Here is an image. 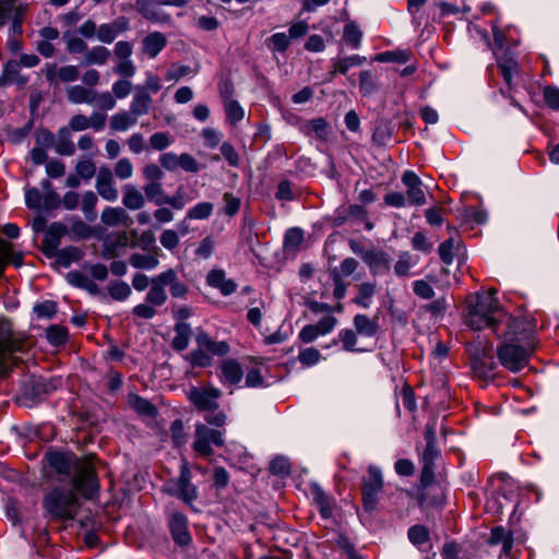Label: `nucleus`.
<instances>
[{"mask_svg":"<svg viewBox=\"0 0 559 559\" xmlns=\"http://www.w3.org/2000/svg\"><path fill=\"white\" fill-rule=\"evenodd\" d=\"M114 173L121 180L129 179L133 175V165L130 159L120 158L115 165Z\"/></svg>","mask_w":559,"mask_h":559,"instance_id":"59","label":"nucleus"},{"mask_svg":"<svg viewBox=\"0 0 559 559\" xmlns=\"http://www.w3.org/2000/svg\"><path fill=\"white\" fill-rule=\"evenodd\" d=\"M195 342L199 347L204 348L209 354L214 356L224 357L230 350L229 344L227 342L214 341L209 334L204 332H200L197 335Z\"/></svg>","mask_w":559,"mask_h":559,"instance_id":"22","label":"nucleus"},{"mask_svg":"<svg viewBox=\"0 0 559 559\" xmlns=\"http://www.w3.org/2000/svg\"><path fill=\"white\" fill-rule=\"evenodd\" d=\"M224 444L223 433L211 429L203 424L195 425L193 450L201 456L207 457L213 454L212 445L222 447Z\"/></svg>","mask_w":559,"mask_h":559,"instance_id":"9","label":"nucleus"},{"mask_svg":"<svg viewBox=\"0 0 559 559\" xmlns=\"http://www.w3.org/2000/svg\"><path fill=\"white\" fill-rule=\"evenodd\" d=\"M186 358L193 367L204 368L212 365V359L209 353L201 347L189 353Z\"/></svg>","mask_w":559,"mask_h":559,"instance_id":"48","label":"nucleus"},{"mask_svg":"<svg viewBox=\"0 0 559 559\" xmlns=\"http://www.w3.org/2000/svg\"><path fill=\"white\" fill-rule=\"evenodd\" d=\"M56 152L60 155L71 156L75 152L74 143L71 140V132L68 128L63 127L58 131V142L56 144Z\"/></svg>","mask_w":559,"mask_h":559,"instance_id":"36","label":"nucleus"},{"mask_svg":"<svg viewBox=\"0 0 559 559\" xmlns=\"http://www.w3.org/2000/svg\"><path fill=\"white\" fill-rule=\"evenodd\" d=\"M402 182L407 188L406 194L409 204L423 205L426 203V194L423 189L421 180L414 171H405L402 176Z\"/></svg>","mask_w":559,"mask_h":559,"instance_id":"15","label":"nucleus"},{"mask_svg":"<svg viewBox=\"0 0 559 559\" xmlns=\"http://www.w3.org/2000/svg\"><path fill=\"white\" fill-rule=\"evenodd\" d=\"M413 290L415 295L423 299H431L435 295L432 286L424 280L415 281L413 283Z\"/></svg>","mask_w":559,"mask_h":559,"instance_id":"62","label":"nucleus"},{"mask_svg":"<svg viewBox=\"0 0 559 559\" xmlns=\"http://www.w3.org/2000/svg\"><path fill=\"white\" fill-rule=\"evenodd\" d=\"M138 118L129 110H122L111 116L110 128L116 131H127L136 124Z\"/></svg>","mask_w":559,"mask_h":559,"instance_id":"29","label":"nucleus"},{"mask_svg":"<svg viewBox=\"0 0 559 559\" xmlns=\"http://www.w3.org/2000/svg\"><path fill=\"white\" fill-rule=\"evenodd\" d=\"M160 245L167 250H174L179 245V235L173 229H166L159 237Z\"/></svg>","mask_w":559,"mask_h":559,"instance_id":"63","label":"nucleus"},{"mask_svg":"<svg viewBox=\"0 0 559 559\" xmlns=\"http://www.w3.org/2000/svg\"><path fill=\"white\" fill-rule=\"evenodd\" d=\"M75 171L84 180L92 179L96 174V166L91 158H83L75 165Z\"/></svg>","mask_w":559,"mask_h":559,"instance_id":"51","label":"nucleus"},{"mask_svg":"<svg viewBox=\"0 0 559 559\" xmlns=\"http://www.w3.org/2000/svg\"><path fill=\"white\" fill-rule=\"evenodd\" d=\"M188 396L197 408L212 411L218 407L221 391L214 386L192 388Z\"/></svg>","mask_w":559,"mask_h":559,"instance_id":"12","label":"nucleus"},{"mask_svg":"<svg viewBox=\"0 0 559 559\" xmlns=\"http://www.w3.org/2000/svg\"><path fill=\"white\" fill-rule=\"evenodd\" d=\"M169 527L173 538L179 545H187L191 537L188 531V519L181 512H174L169 519Z\"/></svg>","mask_w":559,"mask_h":559,"instance_id":"20","label":"nucleus"},{"mask_svg":"<svg viewBox=\"0 0 559 559\" xmlns=\"http://www.w3.org/2000/svg\"><path fill=\"white\" fill-rule=\"evenodd\" d=\"M383 488L382 473L378 467L368 468V477L362 483V502L368 512H372L378 503V496Z\"/></svg>","mask_w":559,"mask_h":559,"instance_id":"10","label":"nucleus"},{"mask_svg":"<svg viewBox=\"0 0 559 559\" xmlns=\"http://www.w3.org/2000/svg\"><path fill=\"white\" fill-rule=\"evenodd\" d=\"M243 377L240 364L233 358L224 359L218 366V378L225 385H237Z\"/></svg>","mask_w":559,"mask_h":559,"instance_id":"18","label":"nucleus"},{"mask_svg":"<svg viewBox=\"0 0 559 559\" xmlns=\"http://www.w3.org/2000/svg\"><path fill=\"white\" fill-rule=\"evenodd\" d=\"M129 404L141 415L154 417L157 414L156 407L148 400L136 394L129 395Z\"/></svg>","mask_w":559,"mask_h":559,"instance_id":"40","label":"nucleus"},{"mask_svg":"<svg viewBox=\"0 0 559 559\" xmlns=\"http://www.w3.org/2000/svg\"><path fill=\"white\" fill-rule=\"evenodd\" d=\"M500 319L501 321H498L497 325H493L492 331L498 338L503 342L534 343L524 320L509 316L504 311L503 317Z\"/></svg>","mask_w":559,"mask_h":559,"instance_id":"6","label":"nucleus"},{"mask_svg":"<svg viewBox=\"0 0 559 559\" xmlns=\"http://www.w3.org/2000/svg\"><path fill=\"white\" fill-rule=\"evenodd\" d=\"M95 189L102 199L116 202L119 197L114 174L108 167H100L96 175Z\"/></svg>","mask_w":559,"mask_h":559,"instance_id":"14","label":"nucleus"},{"mask_svg":"<svg viewBox=\"0 0 559 559\" xmlns=\"http://www.w3.org/2000/svg\"><path fill=\"white\" fill-rule=\"evenodd\" d=\"M472 370L474 374L483 380L493 378L495 361L490 346L483 342H474L467 346Z\"/></svg>","mask_w":559,"mask_h":559,"instance_id":"8","label":"nucleus"},{"mask_svg":"<svg viewBox=\"0 0 559 559\" xmlns=\"http://www.w3.org/2000/svg\"><path fill=\"white\" fill-rule=\"evenodd\" d=\"M169 486L170 493L186 503H191L198 498V489L191 483V471L187 462L182 463L179 477L170 483Z\"/></svg>","mask_w":559,"mask_h":559,"instance_id":"11","label":"nucleus"},{"mask_svg":"<svg viewBox=\"0 0 559 559\" xmlns=\"http://www.w3.org/2000/svg\"><path fill=\"white\" fill-rule=\"evenodd\" d=\"M302 241H304V234H302L301 229H299V228H290L285 234L284 242H285L286 248H289V249L298 248L302 243Z\"/></svg>","mask_w":559,"mask_h":559,"instance_id":"64","label":"nucleus"},{"mask_svg":"<svg viewBox=\"0 0 559 559\" xmlns=\"http://www.w3.org/2000/svg\"><path fill=\"white\" fill-rule=\"evenodd\" d=\"M108 293L112 299L123 301L131 295V288L126 282H115L108 286Z\"/></svg>","mask_w":559,"mask_h":559,"instance_id":"50","label":"nucleus"},{"mask_svg":"<svg viewBox=\"0 0 559 559\" xmlns=\"http://www.w3.org/2000/svg\"><path fill=\"white\" fill-rule=\"evenodd\" d=\"M417 263L412 255L404 251L399 254V260L394 264V273L399 277H405L411 275V269Z\"/></svg>","mask_w":559,"mask_h":559,"instance_id":"44","label":"nucleus"},{"mask_svg":"<svg viewBox=\"0 0 559 559\" xmlns=\"http://www.w3.org/2000/svg\"><path fill=\"white\" fill-rule=\"evenodd\" d=\"M377 60L382 62L406 63L409 60V53L405 50L385 51L378 55Z\"/></svg>","mask_w":559,"mask_h":559,"instance_id":"54","label":"nucleus"},{"mask_svg":"<svg viewBox=\"0 0 559 559\" xmlns=\"http://www.w3.org/2000/svg\"><path fill=\"white\" fill-rule=\"evenodd\" d=\"M224 110L228 122L233 126L237 124L245 117L243 108L235 99H226L224 103Z\"/></svg>","mask_w":559,"mask_h":559,"instance_id":"43","label":"nucleus"},{"mask_svg":"<svg viewBox=\"0 0 559 559\" xmlns=\"http://www.w3.org/2000/svg\"><path fill=\"white\" fill-rule=\"evenodd\" d=\"M66 96L71 104L94 105L95 90L88 88L82 84L70 85L66 88Z\"/></svg>","mask_w":559,"mask_h":559,"instance_id":"24","label":"nucleus"},{"mask_svg":"<svg viewBox=\"0 0 559 559\" xmlns=\"http://www.w3.org/2000/svg\"><path fill=\"white\" fill-rule=\"evenodd\" d=\"M213 204L211 202H200L192 206L186 214L187 219H206L213 213Z\"/></svg>","mask_w":559,"mask_h":559,"instance_id":"47","label":"nucleus"},{"mask_svg":"<svg viewBox=\"0 0 559 559\" xmlns=\"http://www.w3.org/2000/svg\"><path fill=\"white\" fill-rule=\"evenodd\" d=\"M534 343L503 342L497 349L500 364L512 372L523 369L527 362Z\"/></svg>","mask_w":559,"mask_h":559,"instance_id":"4","label":"nucleus"},{"mask_svg":"<svg viewBox=\"0 0 559 559\" xmlns=\"http://www.w3.org/2000/svg\"><path fill=\"white\" fill-rule=\"evenodd\" d=\"M362 32L354 22H348L344 26L343 41L352 49H358L361 44Z\"/></svg>","mask_w":559,"mask_h":559,"instance_id":"32","label":"nucleus"},{"mask_svg":"<svg viewBox=\"0 0 559 559\" xmlns=\"http://www.w3.org/2000/svg\"><path fill=\"white\" fill-rule=\"evenodd\" d=\"M338 337L343 343V348L347 352H361L362 349L356 348L357 335L352 330H342L338 333Z\"/></svg>","mask_w":559,"mask_h":559,"instance_id":"58","label":"nucleus"},{"mask_svg":"<svg viewBox=\"0 0 559 559\" xmlns=\"http://www.w3.org/2000/svg\"><path fill=\"white\" fill-rule=\"evenodd\" d=\"M365 60L366 59L364 57H360L358 55L334 59V60H332V66H333L332 74L337 73V72L342 73V74H346V72L350 68L360 66Z\"/></svg>","mask_w":559,"mask_h":559,"instance_id":"41","label":"nucleus"},{"mask_svg":"<svg viewBox=\"0 0 559 559\" xmlns=\"http://www.w3.org/2000/svg\"><path fill=\"white\" fill-rule=\"evenodd\" d=\"M111 56L109 49L104 46H94L86 50L82 60V66H104Z\"/></svg>","mask_w":559,"mask_h":559,"instance_id":"27","label":"nucleus"},{"mask_svg":"<svg viewBox=\"0 0 559 559\" xmlns=\"http://www.w3.org/2000/svg\"><path fill=\"white\" fill-rule=\"evenodd\" d=\"M153 99L143 86H136L130 104V111L136 117L148 114Z\"/></svg>","mask_w":559,"mask_h":559,"instance_id":"23","label":"nucleus"},{"mask_svg":"<svg viewBox=\"0 0 559 559\" xmlns=\"http://www.w3.org/2000/svg\"><path fill=\"white\" fill-rule=\"evenodd\" d=\"M170 435L174 443L180 447L187 442V435L181 419H176L170 426Z\"/></svg>","mask_w":559,"mask_h":559,"instance_id":"56","label":"nucleus"},{"mask_svg":"<svg viewBox=\"0 0 559 559\" xmlns=\"http://www.w3.org/2000/svg\"><path fill=\"white\" fill-rule=\"evenodd\" d=\"M270 471L274 475L285 476L290 472V464L287 459L277 456L271 461Z\"/></svg>","mask_w":559,"mask_h":559,"instance_id":"61","label":"nucleus"},{"mask_svg":"<svg viewBox=\"0 0 559 559\" xmlns=\"http://www.w3.org/2000/svg\"><path fill=\"white\" fill-rule=\"evenodd\" d=\"M46 338L53 346L63 345L68 341V330L58 324L51 325L46 330Z\"/></svg>","mask_w":559,"mask_h":559,"instance_id":"45","label":"nucleus"},{"mask_svg":"<svg viewBox=\"0 0 559 559\" xmlns=\"http://www.w3.org/2000/svg\"><path fill=\"white\" fill-rule=\"evenodd\" d=\"M21 63L16 60H10L5 63L2 76L7 83L24 85L27 78L21 74Z\"/></svg>","mask_w":559,"mask_h":559,"instance_id":"30","label":"nucleus"},{"mask_svg":"<svg viewBox=\"0 0 559 559\" xmlns=\"http://www.w3.org/2000/svg\"><path fill=\"white\" fill-rule=\"evenodd\" d=\"M166 287L169 288L170 296L176 299H185L189 293V286L179 280L175 269L169 267L151 278L146 301L151 305L163 306L168 299Z\"/></svg>","mask_w":559,"mask_h":559,"instance_id":"3","label":"nucleus"},{"mask_svg":"<svg viewBox=\"0 0 559 559\" xmlns=\"http://www.w3.org/2000/svg\"><path fill=\"white\" fill-rule=\"evenodd\" d=\"M122 204L131 210L136 211L144 206L145 197L143 193L133 185H124L122 187Z\"/></svg>","mask_w":559,"mask_h":559,"instance_id":"26","label":"nucleus"},{"mask_svg":"<svg viewBox=\"0 0 559 559\" xmlns=\"http://www.w3.org/2000/svg\"><path fill=\"white\" fill-rule=\"evenodd\" d=\"M407 536L412 544L420 546L428 542L429 532L424 525H414L408 528Z\"/></svg>","mask_w":559,"mask_h":559,"instance_id":"52","label":"nucleus"},{"mask_svg":"<svg viewBox=\"0 0 559 559\" xmlns=\"http://www.w3.org/2000/svg\"><path fill=\"white\" fill-rule=\"evenodd\" d=\"M94 104L103 110H111L116 107L115 96L109 92L98 93L95 91Z\"/></svg>","mask_w":559,"mask_h":559,"instance_id":"57","label":"nucleus"},{"mask_svg":"<svg viewBox=\"0 0 559 559\" xmlns=\"http://www.w3.org/2000/svg\"><path fill=\"white\" fill-rule=\"evenodd\" d=\"M503 317V310L497 299V290L489 289L471 296L467 300L465 322L473 330H483L497 325L500 318Z\"/></svg>","mask_w":559,"mask_h":559,"instance_id":"2","label":"nucleus"},{"mask_svg":"<svg viewBox=\"0 0 559 559\" xmlns=\"http://www.w3.org/2000/svg\"><path fill=\"white\" fill-rule=\"evenodd\" d=\"M34 312L38 318L50 319L57 312V304L51 300H45L34 306Z\"/></svg>","mask_w":559,"mask_h":559,"instance_id":"55","label":"nucleus"},{"mask_svg":"<svg viewBox=\"0 0 559 559\" xmlns=\"http://www.w3.org/2000/svg\"><path fill=\"white\" fill-rule=\"evenodd\" d=\"M364 262L369 266L372 275L386 273L391 266L390 255L381 250H370L364 254Z\"/></svg>","mask_w":559,"mask_h":559,"instance_id":"21","label":"nucleus"},{"mask_svg":"<svg viewBox=\"0 0 559 559\" xmlns=\"http://www.w3.org/2000/svg\"><path fill=\"white\" fill-rule=\"evenodd\" d=\"M68 233L63 223L55 222L48 226L43 240L44 252L51 257L57 253L61 238Z\"/></svg>","mask_w":559,"mask_h":559,"instance_id":"16","label":"nucleus"},{"mask_svg":"<svg viewBox=\"0 0 559 559\" xmlns=\"http://www.w3.org/2000/svg\"><path fill=\"white\" fill-rule=\"evenodd\" d=\"M144 192L148 201L153 202L157 206L164 205V202H162V200H164L167 197V194L163 190L160 182H147L144 186Z\"/></svg>","mask_w":559,"mask_h":559,"instance_id":"46","label":"nucleus"},{"mask_svg":"<svg viewBox=\"0 0 559 559\" xmlns=\"http://www.w3.org/2000/svg\"><path fill=\"white\" fill-rule=\"evenodd\" d=\"M128 218V214L122 207L107 206L100 214L102 223L106 226H117Z\"/></svg>","mask_w":559,"mask_h":559,"instance_id":"33","label":"nucleus"},{"mask_svg":"<svg viewBox=\"0 0 559 559\" xmlns=\"http://www.w3.org/2000/svg\"><path fill=\"white\" fill-rule=\"evenodd\" d=\"M307 129L308 131L313 132L316 136L321 140H328L331 134L329 123L322 118L310 120L307 124Z\"/></svg>","mask_w":559,"mask_h":559,"instance_id":"49","label":"nucleus"},{"mask_svg":"<svg viewBox=\"0 0 559 559\" xmlns=\"http://www.w3.org/2000/svg\"><path fill=\"white\" fill-rule=\"evenodd\" d=\"M265 44L269 50H271L272 52L284 53L290 45V39L286 33L280 32L269 37Z\"/></svg>","mask_w":559,"mask_h":559,"instance_id":"42","label":"nucleus"},{"mask_svg":"<svg viewBox=\"0 0 559 559\" xmlns=\"http://www.w3.org/2000/svg\"><path fill=\"white\" fill-rule=\"evenodd\" d=\"M354 325L359 334L368 337L374 336L379 329L377 321L369 319L366 314H356Z\"/></svg>","mask_w":559,"mask_h":559,"instance_id":"34","label":"nucleus"},{"mask_svg":"<svg viewBox=\"0 0 559 559\" xmlns=\"http://www.w3.org/2000/svg\"><path fill=\"white\" fill-rule=\"evenodd\" d=\"M46 511L58 519H73L76 510V497L72 491L53 489L44 500Z\"/></svg>","mask_w":559,"mask_h":559,"instance_id":"7","label":"nucleus"},{"mask_svg":"<svg viewBox=\"0 0 559 559\" xmlns=\"http://www.w3.org/2000/svg\"><path fill=\"white\" fill-rule=\"evenodd\" d=\"M498 68L504 82L511 87L512 79L519 73L518 61L512 57H504L498 60Z\"/></svg>","mask_w":559,"mask_h":559,"instance_id":"37","label":"nucleus"},{"mask_svg":"<svg viewBox=\"0 0 559 559\" xmlns=\"http://www.w3.org/2000/svg\"><path fill=\"white\" fill-rule=\"evenodd\" d=\"M321 358L320 352L314 347L304 348L299 352L298 360L306 367H311L319 362Z\"/></svg>","mask_w":559,"mask_h":559,"instance_id":"53","label":"nucleus"},{"mask_svg":"<svg viewBox=\"0 0 559 559\" xmlns=\"http://www.w3.org/2000/svg\"><path fill=\"white\" fill-rule=\"evenodd\" d=\"M97 194L93 191H86L82 195L81 210L87 222H94L97 218L96 205Z\"/></svg>","mask_w":559,"mask_h":559,"instance_id":"31","label":"nucleus"},{"mask_svg":"<svg viewBox=\"0 0 559 559\" xmlns=\"http://www.w3.org/2000/svg\"><path fill=\"white\" fill-rule=\"evenodd\" d=\"M312 499L318 507L320 514L324 519H329L333 512L332 499L318 485L311 487Z\"/></svg>","mask_w":559,"mask_h":559,"instance_id":"28","label":"nucleus"},{"mask_svg":"<svg viewBox=\"0 0 559 559\" xmlns=\"http://www.w3.org/2000/svg\"><path fill=\"white\" fill-rule=\"evenodd\" d=\"M157 0H135V10L146 20L154 23H167L170 15L160 12Z\"/></svg>","mask_w":559,"mask_h":559,"instance_id":"19","label":"nucleus"},{"mask_svg":"<svg viewBox=\"0 0 559 559\" xmlns=\"http://www.w3.org/2000/svg\"><path fill=\"white\" fill-rule=\"evenodd\" d=\"M191 336V328L188 323H177L175 326V336L173 347L176 350H183L188 347Z\"/></svg>","mask_w":559,"mask_h":559,"instance_id":"35","label":"nucleus"},{"mask_svg":"<svg viewBox=\"0 0 559 559\" xmlns=\"http://www.w3.org/2000/svg\"><path fill=\"white\" fill-rule=\"evenodd\" d=\"M64 39H66L67 50L70 53H82V52L85 53L86 50L88 49L86 43L81 37L64 35Z\"/></svg>","mask_w":559,"mask_h":559,"instance_id":"60","label":"nucleus"},{"mask_svg":"<svg viewBox=\"0 0 559 559\" xmlns=\"http://www.w3.org/2000/svg\"><path fill=\"white\" fill-rule=\"evenodd\" d=\"M377 292V286L374 283L365 282L358 286V294L354 299V302L362 308H369L371 305V299Z\"/></svg>","mask_w":559,"mask_h":559,"instance_id":"38","label":"nucleus"},{"mask_svg":"<svg viewBox=\"0 0 559 559\" xmlns=\"http://www.w3.org/2000/svg\"><path fill=\"white\" fill-rule=\"evenodd\" d=\"M206 284L217 289L223 296H229L237 290V283L226 277V273L224 270L214 269L211 270L206 275Z\"/></svg>","mask_w":559,"mask_h":559,"instance_id":"17","label":"nucleus"},{"mask_svg":"<svg viewBox=\"0 0 559 559\" xmlns=\"http://www.w3.org/2000/svg\"><path fill=\"white\" fill-rule=\"evenodd\" d=\"M11 254V245L0 239V276L2 275L4 265L8 263ZM12 331L10 321L0 319V374L8 370V361L11 357L13 343L11 340Z\"/></svg>","mask_w":559,"mask_h":559,"instance_id":"5","label":"nucleus"},{"mask_svg":"<svg viewBox=\"0 0 559 559\" xmlns=\"http://www.w3.org/2000/svg\"><path fill=\"white\" fill-rule=\"evenodd\" d=\"M45 457L59 475L69 476L73 473L72 483L84 497L92 498L98 490L95 469L90 459H75L61 452H48Z\"/></svg>","mask_w":559,"mask_h":559,"instance_id":"1","label":"nucleus"},{"mask_svg":"<svg viewBox=\"0 0 559 559\" xmlns=\"http://www.w3.org/2000/svg\"><path fill=\"white\" fill-rule=\"evenodd\" d=\"M129 262L134 269L147 271L154 270L159 264V260L156 255L144 253L131 254Z\"/></svg>","mask_w":559,"mask_h":559,"instance_id":"39","label":"nucleus"},{"mask_svg":"<svg viewBox=\"0 0 559 559\" xmlns=\"http://www.w3.org/2000/svg\"><path fill=\"white\" fill-rule=\"evenodd\" d=\"M142 44L143 52L153 59L166 47L167 38L160 32H152L143 38Z\"/></svg>","mask_w":559,"mask_h":559,"instance_id":"25","label":"nucleus"},{"mask_svg":"<svg viewBox=\"0 0 559 559\" xmlns=\"http://www.w3.org/2000/svg\"><path fill=\"white\" fill-rule=\"evenodd\" d=\"M43 72L50 84L72 83L80 76L79 68L73 64L58 67L55 62H48Z\"/></svg>","mask_w":559,"mask_h":559,"instance_id":"13","label":"nucleus"}]
</instances>
